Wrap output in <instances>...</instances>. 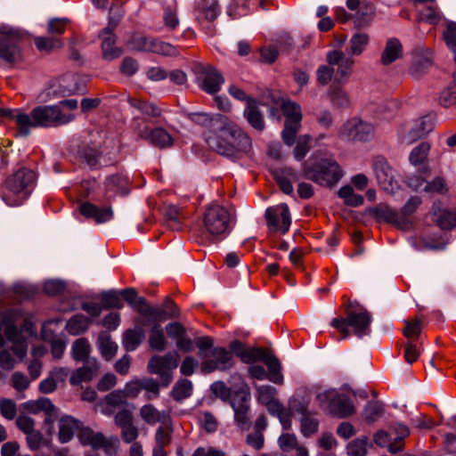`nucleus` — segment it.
Listing matches in <instances>:
<instances>
[{
	"instance_id": "27",
	"label": "nucleus",
	"mask_w": 456,
	"mask_h": 456,
	"mask_svg": "<svg viewBox=\"0 0 456 456\" xmlns=\"http://www.w3.org/2000/svg\"><path fill=\"white\" fill-rule=\"evenodd\" d=\"M140 416L149 425H155L157 423L166 424L170 420V416L166 411H159L151 403L141 407Z\"/></svg>"
},
{
	"instance_id": "34",
	"label": "nucleus",
	"mask_w": 456,
	"mask_h": 456,
	"mask_svg": "<svg viewBox=\"0 0 456 456\" xmlns=\"http://www.w3.org/2000/svg\"><path fill=\"white\" fill-rule=\"evenodd\" d=\"M262 362H264L268 368V379L275 384H282L283 375L281 372V363L279 360L269 352H266Z\"/></svg>"
},
{
	"instance_id": "64",
	"label": "nucleus",
	"mask_w": 456,
	"mask_h": 456,
	"mask_svg": "<svg viewBox=\"0 0 456 456\" xmlns=\"http://www.w3.org/2000/svg\"><path fill=\"white\" fill-rule=\"evenodd\" d=\"M211 391L216 396L219 397L223 401H227L232 397L231 389L223 381L214 382L211 385Z\"/></svg>"
},
{
	"instance_id": "56",
	"label": "nucleus",
	"mask_w": 456,
	"mask_h": 456,
	"mask_svg": "<svg viewBox=\"0 0 456 456\" xmlns=\"http://www.w3.org/2000/svg\"><path fill=\"white\" fill-rule=\"evenodd\" d=\"M28 408L34 413L43 411L49 415H51L55 410L52 401L46 397H41L37 401L29 402Z\"/></svg>"
},
{
	"instance_id": "61",
	"label": "nucleus",
	"mask_w": 456,
	"mask_h": 456,
	"mask_svg": "<svg viewBox=\"0 0 456 456\" xmlns=\"http://www.w3.org/2000/svg\"><path fill=\"white\" fill-rule=\"evenodd\" d=\"M310 140L311 138L309 135H303L297 139V145L294 149V156L297 160L304 159L309 151Z\"/></svg>"
},
{
	"instance_id": "55",
	"label": "nucleus",
	"mask_w": 456,
	"mask_h": 456,
	"mask_svg": "<svg viewBox=\"0 0 456 456\" xmlns=\"http://www.w3.org/2000/svg\"><path fill=\"white\" fill-rule=\"evenodd\" d=\"M256 399L262 403L265 404L275 399L277 390L272 386L269 385H262L257 386L256 387Z\"/></svg>"
},
{
	"instance_id": "3",
	"label": "nucleus",
	"mask_w": 456,
	"mask_h": 456,
	"mask_svg": "<svg viewBox=\"0 0 456 456\" xmlns=\"http://www.w3.org/2000/svg\"><path fill=\"white\" fill-rule=\"evenodd\" d=\"M16 125L22 135H28L32 128L53 127L71 122L75 116L60 110L59 105H45L34 108L30 114L14 113Z\"/></svg>"
},
{
	"instance_id": "48",
	"label": "nucleus",
	"mask_w": 456,
	"mask_h": 456,
	"mask_svg": "<svg viewBox=\"0 0 456 456\" xmlns=\"http://www.w3.org/2000/svg\"><path fill=\"white\" fill-rule=\"evenodd\" d=\"M419 19L429 24H437L442 19V13L436 5L426 6L419 12Z\"/></svg>"
},
{
	"instance_id": "22",
	"label": "nucleus",
	"mask_w": 456,
	"mask_h": 456,
	"mask_svg": "<svg viewBox=\"0 0 456 456\" xmlns=\"http://www.w3.org/2000/svg\"><path fill=\"white\" fill-rule=\"evenodd\" d=\"M189 118L195 124L207 128L204 133L210 134L212 131L215 132L216 128H222L226 124V116L222 114H208L204 112H194L189 114Z\"/></svg>"
},
{
	"instance_id": "18",
	"label": "nucleus",
	"mask_w": 456,
	"mask_h": 456,
	"mask_svg": "<svg viewBox=\"0 0 456 456\" xmlns=\"http://www.w3.org/2000/svg\"><path fill=\"white\" fill-rule=\"evenodd\" d=\"M140 121H142L140 118L134 119V128L140 138L147 139L151 143L159 148L169 147L173 144L172 136L165 129L157 127L149 131L146 126L140 127Z\"/></svg>"
},
{
	"instance_id": "46",
	"label": "nucleus",
	"mask_w": 456,
	"mask_h": 456,
	"mask_svg": "<svg viewBox=\"0 0 456 456\" xmlns=\"http://www.w3.org/2000/svg\"><path fill=\"white\" fill-rule=\"evenodd\" d=\"M192 393V384L188 379L179 380L171 391V396L177 402L183 401L191 396Z\"/></svg>"
},
{
	"instance_id": "21",
	"label": "nucleus",
	"mask_w": 456,
	"mask_h": 456,
	"mask_svg": "<svg viewBox=\"0 0 456 456\" xmlns=\"http://www.w3.org/2000/svg\"><path fill=\"white\" fill-rule=\"evenodd\" d=\"M198 79L200 88L210 94L217 93L224 82L223 76L211 66L203 67Z\"/></svg>"
},
{
	"instance_id": "38",
	"label": "nucleus",
	"mask_w": 456,
	"mask_h": 456,
	"mask_svg": "<svg viewBox=\"0 0 456 456\" xmlns=\"http://www.w3.org/2000/svg\"><path fill=\"white\" fill-rule=\"evenodd\" d=\"M98 346L103 358L110 360L117 353L118 346L111 341L109 333L102 331L98 337Z\"/></svg>"
},
{
	"instance_id": "49",
	"label": "nucleus",
	"mask_w": 456,
	"mask_h": 456,
	"mask_svg": "<svg viewBox=\"0 0 456 456\" xmlns=\"http://www.w3.org/2000/svg\"><path fill=\"white\" fill-rule=\"evenodd\" d=\"M368 438L366 436L356 438L346 446L348 456H365L367 452Z\"/></svg>"
},
{
	"instance_id": "57",
	"label": "nucleus",
	"mask_w": 456,
	"mask_h": 456,
	"mask_svg": "<svg viewBox=\"0 0 456 456\" xmlns=\"http://www.w3.org/2000/svg\"><path fill=\"white\" fill-rule=\"evenodd\" d=\"M422 200L418 196H411L400 210L401 217H404L408 223H411L410 216L416 212Z\"/></svg>"
},
{
	"instance_id": "5",
	"label": "nucleus",
	"mask_w": 456,
	"mask_h": 456,
	"mask_svg": "<svg viewBox=\"0 0 456 456\" xmlns=\"http://www.w3.org/2000/svg\"><path fill=\"white\" fill-rule=\"evenodd\" d=\"M36 174L31 169L20 168L11 175L5 183L3 200L9 206H19L30 194Z\"/></svg>"
},
{
	"instance_id": "31",
	"label": "nucleus",
	"mask_w": 456,
	"mask_h": 456,
	"mask_svg": "<svg viewBox=\"0 0 456 456\" xmlns=\"http://www.w3.org/2000/svg\"><path fill=\"white\" fill-rule=\"evenodd\" d=\"M403 46L397 38H390L387 41L385 49L381 55V62L388 65L402 56Z\"/></svg>"
},
{
	"instance_id": "11",
	"label": "nucleus",
	"mask_w": 456,
	"mask_h": 456,
	"mask_svg": "<svg viewBox=\"0 0 456 456\" xmlns=\"http://www.w3.org/2000/svg\"><path fill=\"white\" fill-rule=\"evenodd\" d=\"M179 355L176 353H167L163 356L154 355L148 362V371L160 378L161 386L168 387L173 379L172 370L178 366Z\"/></svg>"
},
{
	"instance_id": "7",
	"label": "nucleus",
	"mask_w": 456,
	"mask_h": 456,
	"mask_svg": "<svg viewBox=\"0 0 456 456\" xmlns=\"http://www.w3.org/2000/svg\"><path fill=\"white\" fill-rule=\"evenodd\" d=\"M316 400L322 407L327 406L330 414L339 418L349 417L355 411L352 400L346 395L338 394L335 389L318 393Z\"/></svg>"
},
{
	"instance_id": "42",
	"label": "nucleus",
	"mask_w": 456,
	"mask_h": 456,
	"mask_svg": "<svg viewBox=\"0 0 456 456\" xmlns=\"http://www.w3.org/2000/svg\"><path fill=\"white\" fill-rule=\"evenodd\" d=\"M35 45L39 51L51 52L60 49L63 45V42L57 37H37L34 39Z\"/></svg>"
},
{
	"instance_id": "13",
	"label": "nucleus",
	"mask_w": 456,
	"mask_h": 456,
	"mask_svg": "<svg viewBox=\"0 0 456 456\" xmlns=\"http://www.w3.org/2000/svg\"><path fill=\"white\" fill-rule=\"evenodd\" d=\"M371 167L380 188L387 193H394L399 185L395 179V171L387 160L380 156L375 157L372 159Z\"/></svg>"
},
{
	"instance_id": "36",
	"label": "nucleus",
	"mask_w": 456,
	"mask_h": 456,
	"mask_svg": "<svg viewBox=\"0 0 456 456\" xmlns=\"http://www.w3.org/2000/svg\"><path fill=\"white\" fill-rule=\"evenodd\" d=\"M91 346L87 339L81 338L76 339L71 347V355L76 362H86L89 357Z\"/></svg>"
},
{
	"instance_id": "63",
	"label": "nucleus",
	"mask_w": 456,
	"mask_h": 456,
	"mask_svg": "<svg viewBox=\"0 0 456 456\" xmlns=\"http://www.w3.org/2000/svg\"><path fill=\"white\" fill-rule=\"evenodd\" d=\"M197 346L199 348V356L203 361L211 354L213 340L208 337H201L197 339Z\"/></svg>"
},
{
	"instance_id": "54",
	"label": "nucleus",
	"mask_w": 456,
	"mask_h": 456,
	"mask_svg": "<svg viewBox=\"0 0 456 456\" xmlns=\"http://www.w3.org/2000/svg\"><path fill=\"white\" fill-rule=\"evenodd\" d=\"M200 10L206 20L209 21L214 20L220 12L217 0H202Z\"/></svg>"
},
{
	"instance_id": "62",
	"label": "nucleus",
	"mask_w": 456,
	"mask_h": 456,
	"mask_svg": "<svg viewBox=\"0 0 456 456\" xmlns=\"http://www.w3.org/2000/svg\"><path fill=\"white\" fill-rule=\"evenodd\" d=\"M120 436L124 443L133 444L139 436V430L134 423L120 428Z\"/></svg>"
},
{
	"instance_id": "17",
	"label": "nucleus",
	"mask_w": 456,
	"mask_h": 456,
	"mask_svg": "<svg viewBox=\"0 0 456 456\" xmlns=\"http://www.w3.org/2000/svg\"><path fill=\"white\" fill-rule=\"evenodd\" d=\"M265 216L267 225L272 231H281L282 233L288 232L291 220L289 210L286 204L268 208L265 210Z\"/></svg>"
},
{
	"instance_id": "30",
	"label": "nucleus",
	"mask_w": 456,
	"mask_h": 456,
	"mask_svg": "<svg viewBox=\"0 0 456 456\" xmlns=\"http://www.w3.org/2000/svg\"><path fill=\"white\" fill-rule=\"evenodd\" d=\"M432 130L431 124L425 118L418 119L414 125L409 128L408 134L402 138V141L407 144H411L416 140L425 136Z\"/></svg>"
},
{
	"instance_id": "35",
	"label": "nucleus",
	"mask_w": 456,
	"mask_h": 456,
	"mask_svg": "<svg viewBox=\"0 0 456 456\" xmlns=\"http://www.w3.org/2000/svg\"><path fill=\"white\" fill-rule=\"evenodd\" d=\"M149 346L152 350L158 352H162L166 348L167 339L159 323H154L150 330Z\"/></svg>"
},
{
	"instance_id": "52",
	"label": "nucleus",
	"mask_w": 456,
	"mask_h": 456,
	"mask_svg": "<svg viewBox=\"0 0 456 456\" xmlns=\"http://www.w3.org/2000/svg\"><path fill=\"white\" fill-rule=\"evenodd\" d=\"M102 303L103 307L107 309H121L124 305L121 297L115 290L103 293L102 296Z\"/></svg>"
},
{
	"instance_id": "20",
	"label": "nucleus",
	"mask_w": 456,
	"mask_h": 456,
	"mask_svg": "<svg viewBox=\"0 0 456 456\" xmlns=\"http://www.w3.org/2000/svg\"><path fill=\"white\" fill-rule=\"evenodd\" d=\"M370 213L379 221L391 224L401 230H409L411 223H408L400 213L387 204H379L370 209Z\"/></svg>"
},
{
	"instance_id": "37",
	"label": "nucleus",
	"mask_w": 456,
	"mask_h": 456,
	"mask_svg": "<svg viewBox=\"0 0 456 456\" xmlns=\"http://www.w3.org/2000/svg\"><path fill=\"white\" fill-rule=\"evenodd\" d=\"M127 102L132 108L137 110L143 115H147L150 117H159L161 114V110L158 106L149 102L143 101L140 98L129 97L127 99Z\"/></svg>"
},
{
	"instance_id": "45",
	"label": "nucleus",
	"mask_w": 456,
	"mask_h": 456,
	"mask_svg": "<svg viewBox=\"0 0 456 456\" xmlns=\"http://www.w3.org/2000/svg\"><path fill=\"white\" fill-rule=\"evenodd\" d=\"M369 44V36L365 33H356L350 39L349 55H360Z\"/></svg>"
},
{
	"instance_id": "8",
	"label": "nucleus",
	"mask_w": 456,
	"mask_h": 456,
	"mask_svg": "<svg viewBox=\"0 0 456 456\" xmlns=\"http://www.w3.org/2000/svg\"><path fill=\"white\" fill-rule=\"evenodd\" d=\"M304 171L307 179L329 187L337 183L343 175L338 164L330 159L322 160L314 167L307 166Z\"/></svg>"
},
{
	"instance_id": "26",
	"label": "nucleus",
	"mask_w": 456,
	"mask_h": 456,
	"mask_svg": "<svg viewBox=\"0 0 456 456\" xmlns=\"http://www.w3.org/2000/svg\"><path fill=\"white\" fill-rule=\"evenodd\" d=\"M139 303L141 305H138L137 312L154 323H158L159 322L170 318L175 314V312L173 310H171L170 313H167L163 308L149 305L144 297H141Z\"/></svg>"
},
{
	"instance_id": "12",
	"label": "nucleus",
	"mask_w": 456,
	"mask_h": 456,
	"mask_svg": "<svg viewBox=\"0 0 456 456\" xmlns=\"http://www.w3.org/2000/svg\"><path fill=\"white\" fill-rule=\"evenodd\" d=\"M326 61L335 69V82L344 84L348 81L354 64L351 55H346L340 50H333L327 53Z\"/></svg>"
},
{
	"instance_id": "39",
	"label": "nucleus",
	"mask_w": 456,
	"mask_h": 456,
	"mask_svg": "<svg viewBox=\"0 0 456 456\" xmlns=\"http://www.w3.org/2000/svg\"><path fill=\"white\" fill-rule=\"evenodd\" d=\"M338 195L344 200V203L351 207H359L363 204V197L360 194H356L351 185H345L341 187Z\"/></svg>"
},
{
	"instance_id": "32",
	"label": "nucleus",
	"mask_w": 456,
	"mask_h": 456,
	"mask_svg": "<svg viewBox=\"0 0 456 456\" xmlns=\"http://www.w3.org/2000/svg\"><path fill=\"white\" fill-rule=\"evenodd\" d=\"M145 338L142 327H135L125 331L122 344L126 351H134Z\"/></svg>"
},
{
	"instance_id": "28",
	"label": "nucleus",
	"mask_w": 456,
	"mask_h": 456,
	"mask_svg": "<svg viewBox=\"0 0 456 456\" xmlns=\"http://www.w3.org/2000/svg\"><path fill=\"white\" fill-rule=\"evenodd\" d=\"M81 423L71 416H63L59 420V440L62 444L69 442L79 429Z\"/></svg>"
},
{
	"instance_id": "14",
	"label": "nucleus",
	"mask_w": 456,
	"mask_h": 456,
	"mask_svg": "<svg viewBox=\"0 0 456 456\" xmlns=\"http://www.w3.org/2000/svg\"><path fill=\"white\" fill-rule=\"evenodd\" d=\"M132 49L139 52H150L165 56H177L179 51L169 43L152 37H136L131 41Z\"/></svg>"
},
{
	"instance_id": "6",
	"label": "nucleus",
	"mask_w": 456,
	"mask_h": 456,
	"mask_svg": "<svg viewBox=\"0 0 456 456\" xmlns=\"http://www.w3.org/2000/svg\"><path fill=\"white\" fill-rule=\"evenodd\" d=\"M203 224L213 237L228 234L232 230V214L224 207L212 203L206 208Z\"/></svg>"
},
{
	"instance_id": "23",
	"label": "nucleus",
	"mask_w": 456,
	"mask_h": 456,
	"mask_svg": "<svg viewBox=\"0 0 456 456\" xmlns=\"http://www.w3.org/2000/svg\"><path fill=\"white\" fill-rule=\"evenodd\" d=\"M118 20L113 22L110 20L108 27H106L102 33L100 37L102 38V49L105 59L112 60L121 55V50L115 46L116 37L112 33V30L117 26Z\"/></svg>"
},
{
	"instance_id": "1",
	"label": "nucleus",
	"mask_w": 456,
	"mask_h": 456,
	"mask_svg": "<svg viewBox=\"0 0 456 456\" xmlns=\"http://www.w3.org/2000/svg\"><path fill=\"white\" fill-rule=\"evenodd\" d=\"M22 322L20 311L8 309L0 312V347L4 345V338L12 343V352H0V368L3 370H12L16 363L15 356L22 359L27 354V343L19 329Z\"/></svg>"
},
{
	"instance_id": "33",
	"label": "nucleus",
	"mask_w": 456,
	"mask_h": 456,
	"mask_svg": "<svg viewBox=\"0 0 456 456\" xmlns=\"http://www.w3.org/2000/svg\"><path fill=\"white\" fill-rule=\"evenodd\" d=\"M244 116L249 125L256 130L261 132L265 129L264 117L257 110L255 102L248 99L247 107L244 110Z\"/></svg>"
},
{
	"instance_id": "51",
	"label": "nucleus",
	"mask_w": 456,
	"mask_h": 456,
	"mask_svg": "<svg viewBox=\"0 0 456 456\" xmlns=\"http://www.w3.org/2000/svg\"><path fill=\"white\" fill-rule=\"evenodd\" d=\"M383 412V405L379 402H369L363 410V418L368 422H374L381 416Z\"/></svg>"
},
{
	"instance_id": "59",
	"label": "nucleus",
	"mask_w": 456,
	"mask_h": 456,
	"mask_svg": "<svg viewBox=\"0 0 456 456\" xmlns=\"http://www.w3.org/2000/svg\"><path fill=\"white\" fill-rule=\"evenodd\" d=\"M69 20L67 18L50 19L47 23V31L49 34L60 36L66 30Z\"/></svg>"
},
{
	"instance_id": "19",
	"label": "nucleus",
	"mask_w": 456,
	"mask_h": 456,
	"mask_svg": "<svg viewBox=\"0 0 456 456\" xmlns=\"http://www.w3.org/2000/svg\"><path fill=\"white\" fill-rule=\"evenodd\" d=\"M4 37L0 39V58L7 63L16 62L20 53L18 46L19 34L12 29L11 31H4Z\"/></svg>"
},
{
	"instance_id": "58",
	"label": "nucleus",
	"mask_w": 456,
	"mask_h": 456,
	"mask_svg": "<svg viewBox=\"0 0 456 456\" xmlns=\"http://www.w3.org/2000/svg\"><path fill=\"white\" fill-rule=\"evenodd\" d=\"M266 352V350L258 347H246L240 359L243 362L253 363L262 361Z\"/></svg>"
},
{
	"instance_id": "15",
	"label": "nucleus",
	"mask_w": 456,
	"mask_h": 456,
	"mask_svg": "<svg viewBox=\"0 0 456 456\" xmlns=\"http://www.w3.org/2000/svg\"><path fill=\"white\" fill-rule=\"evenodd\" d=\"M249 394L243 390L235 392L230 400L234 411V419L237 425L243 430L248 429L249 421Z\"/></svg>"
},
{
	"instance_id": "44",
	"label": "nucleus",
	"mask_w": 456,
	"mask_h": 456,
	"mask_svg": "<svg viewBox=\"0 0 456 456\" xmlns=\"http://www.w3.org/2000/svg\"><path fill=\"white\" fill-rule=\"evenodd\" d=\"M374 442L380 447H387L388 452L391 453H397L403 451V445L392 443L391 435L383 430H379L374 435Z\"/></svg>"
},
{
	"instance_id": "47",
	"label": "nucleus",
	"mask_w": 456,
	"mask_h": 456,
	"mask_svg": "<svg viewBox=\"0 0 456 456\" xmlns=\"http://www.w3.org/2000/svg\"><path fill=\"white\" fill-rule=\"evenodd\" d=\"M440 102L444 107L456 104V72L453 74L452 80L441 93Z\"/></svg>"
},
{
	"instance_id": "2",
	"label": "nucleus",
	"mask_w": 456,
	"mask_h": 456,
	"mask_svg": "<svg viewBox=\"0 0 456 456\" xmlns=\"http://www.w3.org/2000/svg\"><path fill=\"white\" fill-rule=\"evenodd\" d=\"M226 124L215 132L205 134L208 147L227 158H236L240 152H248L251 148V139L228 117Z\"/></svg>"
},
{
	"instance_id": "53",
	"label": "nucleus",
	"mask_w": 456,
	"mask_h": 456,
	"mask_svg": "<svg viewBox=\"0 0 456 456\" xmlns=\"http://www.w3.org/2000/svg\"><path fill=\"white\" fill-rule=\"evenodd\" d=\"M319 428V421L311 416H304L300 419V431L305 437L315 434Z\"/></svg>"
},
{
	"instance_id": "29",
	"label": "nucleus",
	"mask_w": 456,
	"mask_h": 456,
	"mask_svg": "<svg viewBox=\"0 0 456 456\" xmlns=\"http://www.w3.org/2000/svg\"><path fill=\"white\" fill-rule=\"evenodd\" d=\"M375 15V8L371 4L362 3L359 8L350 17L357 28H364L370 24Z\"/></svg>"
},
{
	"instance_id": "50",
	"label": "nucleus",
	"mask_w": 456,
	"mask_h": 456,
	"mask_svg": "<svg viewBox=\"0 0 456 456\" xmlns=\"http://www.w3.org/2000/svg\"><path fill=\"white\" fill-rule=\"evenodd\" d=\"M279 448L284 452H289L297 446L298 440L295 434L289 432H282L278 438Z\"/></svg>"
},
{
	"instance_id": "43",
	"label": "nucleus",
	"mask_w": 456,
	"mask_h": 456,
	"mask_svg": "<svg viewBox=\"0 0 456 456\" xmlns=\"http://www.w3.org/2000/svg\"><path fill=\"white\" fill-rule=\"evenodd\" d=\"M89 319L84 314H77L67 322L66 328L71 335H78L88 328Z\"/></svg>"
},
{
	"instance_id": "41",
	"label": "nucleus",
	"mask_w": 456,
	"mask_h": 456,
	"mask_svg": "<svg viewBox=\"0 0 456 456\" xmlns=\"http://www.w3.org/2000/svg\"><path fill=\"white\" fill-rule=\"evenodd\" d=\"M127 178L121 175H114L106 178L107 191L114 193H126Z\"/></svg>"
},
{
	"instance_id": "16",
	"label": "nucleus",
	"mask_w": 456,
	"mask_h": 456,
	"mask_svg": "<svg viewBox=\"0 0 456 456\" xmlns=\"http://www.w3.org/2000/svg\"><path fill=\"white\" fill-rule=\"evenodd\" d=\"M232 354L224 347H216L211 350V354L201 362V370L206 373L216 370L224 371L232 367Z\"/></svg>"
},
{
	"instance_id": "10",
	"label": "nucleus",
	"mask_w": 456,
	"mask_h": 456,
	"mask_svg": "<svg viewBox=\"0 0 456 456\" xmlns=\"http://www.w3.org/2000/svg\"><path fill=\"white\" fill-rule=\"evenodd\" d=\"M374 131L371 123L354 118L341 126L338 137L346 142H368L374 137Z\"/></svg>"
},
{
	"instance_id": "25",
	"label": "nucleus",
	"mask_w": 456,
	"mask_h": 456,
	"mask_svg": "<svg viewBox=\"0 0 456 456\" xmlns=\"http://www.w3.org/2000/svg\"><path fill=\"white\" fill-rule=\"evenodd\" d=\"M79 209L85 217L92 218L97 224L106 223L113 217V211L110 207L100 208L90 202H84Z\"/></svg>"
},
{
	"instance_id": "60",
	"label": "nucleus",
	"mask_w": 456,
	"mask_h": 456,
	"mask_svg": "<svg viewBox=\"0 0 456 456\" xmlns=\"http://www.w3.org/2000/svg\"><path fill=\"white\" fill-rule=\"evenodd\" d=\"M316 76L318 83L325 86L332 79L335 80V69L327 62V64L322 65L317 69Z\"/></svg>"
},
{
	"instance_id": "40",
	"label": "nucleus",
	"mask_w": 456,
	"mask_h": 456,
	"mask_svg": "<svg viewBox=\"0 0 456 456\" xmlns=\"http://www.w3.org/2000/svg\"><path fill=\"white\" fill-rule=\"evenodd\" d=\"M430 148V144L427 142H423L414 147L409 155L410 163L415 167L424 164Z\"/></svg>"
},
{
	"instance_id": "24",
	"label": "nucleus",
	"mask_w": 456,
	"mask_h": 456,
	"mask_svg": "<svg viewBox=\"0 0 456 456\" xmlns=\"http://www.w3.org/2000/svg\"><path fill=\"white\" fill-rule=\"evenodd\" d=\"M99 369L100 366L96 359H87L82 367L72 371L69 382L72 386L89 382L98 374Z\"/></svg>"
},
{
	"instance_id": "4",
	"label": "nucleus",
	"mask_w": 456,
	"mask_h": 456,
	"mask_svg": "<svg viewBox=\"0 0 456 456\" xmlns=\"http://www.w3.org/2000/svg\"><path fill=\"white\" fill-rule=\"evenodd\" d=\"M346 314L345 318H334L330 322V325L342 334L340 339L350 336L348 328H351L353 333L358 338L370 333L372 317L366 309L354 307L353 303H349L346 309Z\"/></svg>"
},
{
	"instance_id": "9",
	"label": "nucleus",
	"mask_w": 456,
	"mask_h": 456,
	"mask_svg": "<svg viewBox=\"0 0 456 456\" xmlns=\"http://www.w3.org/2000/svg\"><path fill=\"white\" fill-rule=\"evenodd\" d=\"M281 108L286 118L284 129L281 132L282 140L285 144L291 146L295 142L296 134L300 127L301 108L297 103L289 100H283Z\"/></svg>"
}]
</instances>
